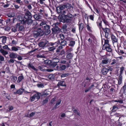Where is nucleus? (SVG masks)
Segmentation results:
<instances>
[{"label":"nucleus","instance_id":"31","mask_svg":"<svg viewBox=\"0 0 126 126\" xmlns=\"http://www.w3.org/2000/svg\"><path fill=\"white\" fill-rule=\"evenodd\" d=\"M0 52L3 55H5L8 54V52L4 49H0Z\"/></svg>","mask_w":126,"mask_h":126},{"label":"nucleus","instance_id":"1","mask_svg":"<svg viewBox=\"0 0 126 126\" xmlns=\"http://www.w3.org/2000/svg\"><path fill=\"white\" fill-rule=\"evenodd\" d=\"M61 14L64 15L62 17V20L63 22L68 23L70 22L72 20V19L73 17V15L71 13L69 9L62 10L61 12L59 13Z\"/></svg>","mask_w":126,"mask_h":126},{"label":"nucleus","instance_id":"23","mask_svg":"<svg viewBox=\"0 0 126 126\" xmlns=\"http://www.w3.org/2000/svg\"><path fill=\"white\" fill-rule=\"evenodd\" d=\"M58 42H55L54 43L53 42H49L47 41V47L49 46H53L56 45H57Z\"/></svg>","mask_w":126,"mask_h":126},{"label":"nucleus","instance_id":"51","mask_svg":"<svg viewBox=\"0 0 126 126\" xmlns=\"http://www.w3.org/2000/svg\"><path fill=\"white\" fill-rule=\"evenodd\" d=\"M86 28L87 30L90 32H92V30L91 29V27L89 26V25H87L86 26Z\"/></svg>","mask_w":126,"mask_h":126},{"label":"nucleus","instance_id":"47","mask_svg":"<svg viewBox=\"0 0 126 126\" xmlns=\"http://www.w3.org/2000/svg\"><path fill=\"white\" fill-rule=\"evenodd\" d=\"M124 70V68L123 66L122 67L120 68V71L119 76L122 75V74L123 73V72Z\"/></svg>","mask_w":126,"mask_h":126},{"label":"nucleus","instance_id":"21","mask_svg":"<svg viewBox=\"0 0 126 126\" xmlns=\"http://www.w3.org/2000/svg\"><path fill=\"white\" fill-rule=\"evenodd\" d=\"M57 86L58 87H59L60 86L65 87L66 86V85L64 81H62L59 82L57 84Z\"/></svg>","mask_w":126,"mask_h":126},{"label":"nucleus","instance_id":"37","mask_svg":"<svg viewBox=\"0 0 126 126\" xmlns=\"http://www.w3.org/2000/svg\"><path fill=\"white\" fill-rule=\"evenodd\" d=\"M15 14L14 13H13L11 14H8L7 15L9 17H10L12 18L11 19V20H14L13 17L14 16Z\"/></svg>","mask_w":126,"mask_h":126},{"label":"nucleus","instance_id":"12","mask_svg":"<svg viewBox=\"0 0 126 126\" xmlns=\"http://www.w3.org/2000/svg\"><path fill=\"white\" fill-rule=\"evenodd\" d=\"M65 8L64 4L60 5V6L57 7L56 8L57 12L58 13L61 12L62 10H64V9Z\"/></svg>","mask_w":126,"mask_h":126},{"label":"nucleus","instance_id":"7","mask_svg":"<svg viewBox=\"0 0 126 126\" xmlns=\"http://www.w3.org/2000/svg\"><path fill=\"white\" fill-rule=\"evenodd\" d=\"M109 58L107 57L104 58L102 60V61L101 63L100 64V66H102L104 67L106 66L109 62L110 60H109Z\"/></svg>","mask_w":126,"mask_h":126},{"label":"nucleus","instance_id":"9","mask_svg":"<svg viewBox=\"0 0 126 126\" xmlns=\"http://www.w3.org/2000/svg\"><path fill=\"white\" fill-rule=\"evenodd\" d=\"M41 96H42L41 93H39L38 92H36V94L32 96V101L36 99V101L40 98Z\"/></svg>","mask_w":126,"mask_h":126},{"label":"nucleus","instance_id":"14","mask_svg":"<svg viewBox=\"0 0 126 126\" xmlns=\"http://www.w3.org/2000/svg\"><path fill=\"white\" fill-rule=\"evenodd\" d=\"M24 17L25 18H32V14L29 11L26 10L25 13Z\"/></svg>","mask_w":126,"mask_h":126},{"label":"nucleus","instance_id":"43","mask_svg":"<svg viewBox=\"0 0 126 126\" xmlns=\"http://www.w3.org/2000/svg\"><path fill=\"white\" fill-rule=\"evenodd\" d=\"M118 109V108L115 105L113 107V109L111 111L112 112L116 111Z\"/></svg>","mask_w":126,"mask_h":126},{"label":"nucleus","instance_id":"40","mask_svg":"<svg viewBox=\"0 0 126 126\" xmlns=\"http://www.w3.org/2000/svg\"><path fill=\"white\" fill-rule=\"evenodd\" d=\"M34 18L36 20H38L41 18V16L38 15H34Z\"/></svg>","mask_w":126,"mask_h":126},{"label":"nucleus","instance_id":"20","mask_svg":"<svg viewBox=\"0 0 126 126\" xmlns=\"http://www.w3.org/2000/svg\"><path fill=\"white\" fill-rule=\"evenodd\" d=\"M67 26L66 24H64L62 27L61 29V31L63 33H66L67 31Z\"/></svg>","mask_w":126,"mask_h":126},{"label":"nucleus","instance_id":"26","mask_svg":"<svg viewBox=\"0 0 126 126\" xmlns=\"http://www.w3.org/2000/svg\"><path fill=\"white\" fill-rule=\"evenodd\" d=\"M69 41V45L71 46L72 47H73L75 43V41L74 40H71Z\"/></svg>","mask_w":126,"mask_h":126},{"label":"nucleus","instance_id":"5","mask_svg":"<svg viewBox=\"0 0 126 126\" xmlns=\"http://www.w3.org/2000/svg\"><path fill=\"white\" fill-rule=\"evenodd\" d=\"M102 30L105 32V37L107 39H109L111 33L110 30L107 28H102Z\"/></svg>","mask_w":126,"mask_h":126},{"label":"nucleus","instance_id":"4","mask_svg":"<svg viewBox=\"0 0 126 126\" xmlns=\"http://www.w3.org/2000/svg\"><path fill=\"white\" fill-rule=\"evenodd\" d=\"M26 21H24V19H23L19 21L20 22L17 23L16 25V28H17L18 31H23L24 29L23 25H25L26 22Z\"/></svg>","mask_w":126,"mask_h":126},{"label":"nucleus","instance_id":"16","mask_svg":"<svg viewBox=\"0 0 126 126\" xmlns=\"http://www.w3.org/2000/svg\"><path fill=\"white\" fill-rule=\"evenodd\" d=\"M110 45H107L106 46L103 47V48H104L107 51L110 52L112 51V49L110 48Z\"/></svg>","mask_w":126,"mask_h":126},{"label":"nucleus","instance_id":"55","mask_svg":"<svg viewBox=\"0 0 126 126\" xmlns=\"http://www.w3.org/2000/svg\"><path fill=\"white\" fill-rule=\"evenodd\" d=\"M48 98H46L42 102L43 105H44L46 103H47L48 101Z\"/></svg>","mask_w":126,"mask_h":126},{"label":"nucleus","instance_id":"52","mask_svg":"<svg viewBox=\"0 0 126 126\" xmlns=\"http://www.w3.org/2000/svg\"><path fill=\"white\" fill-rule=\"evenodd\" d=\"M73 111L74 113L77 114L79 116H80V114L79 112H78V110H73Z\"/></svg>","mask_w":126,"mask_h":126},{"label":"nucleus","instance_id":"17","mask_svg":"<svg viewBox=\"0 0 126 126\" xmlns=\"http://www.w3.org/2000/svg\"><path fill=\"white\" fill-rule=\"evenodd\" d=\"M109 71L108 69L105 67L102 68L101 71V73L103 75L106 74Z\"/></svg>","mask_w":126,"mask_h":126},{"label":"nucleus","instance_id":"49","mask_svg":"<svg viewBox=\"0 0 126 126\" xmlns=\"http://www.w3.org/2000/svg\"><path fill=\"white\" fill-rule=\"evenodd\" d=\"M61 100H60L57 101L55 106V108L57 107L59 105L61 104Z\"/></svg>","mask_w":126,"mask_h":126},{"label":"nucleus","instance_id":"18","mask_svg":"<svg viewBox=\"0 0 126 126\" xmlns=\"http://www.w3.org/2000/svg\"><path fill=\"white\" fill-rule=\"evenodd\" d=\"M50 92L47 90H46L41 93L42 96L46 97L50 93Z\"/></svg>","mask_w":126,"mask_h":126},{"label":"nucleus","instance_id":"61","mask_svg":"<svg viewBox=\"0 0 126 126\" xmlns=\"http://www.w3.org/2000/svg\"><path fill=\"white\" fill-rule=\"evenodd\" d=\"M5 72H6L7 73H9L10 72V70L9 67H6L5 68Z\"/></svg>","mask_w":126,"mask_h":126},{"label":"nucleus","instance_id":"25","mask_svg":"<svg viewBox=\"0 0 126 126\" xmlns=\"http://www.w3.org/2000/svg\"><path fill=\"white\" fill-rule=\"evenodd\" d=\"M121 90L122 91L123 94L125 95H126V84H125L124 86L122 87Z\"/></svg>","mask_w":126,"mask_h":126},{"label":"nucleus","instance_id":"44","mask_svg":"<svg viewBox=\"0 0 126 126\" xmlns=\"http://www.w3.org/2000/svg\"><path fill=\"white\" fill-rule=\"evenodd\" d=\"M98 26L100 29V33L101 34V29H102V28H103L102 27V24H101V22H100L99 24L98 25Z\"/></svg>","mask_w":126,"mask_h":126},{"label":"nucleus","instance_id":"33","mask_svg":"<svg viewBox=\"0 0 126 126\" xmlns=\"http://www.w3.org/2000/svg\"><path fill=\"white\" fill-rule=\"evenodd\" d=\"M122 76H119L118 81V84L120 85L122 83Z\"/></svg>","mask_w":126,"mask_h":126},{"label":"nucleus","instance_id":"6","mask_svg":"<svg viewBox=\"0 0 126 126\" xmlns=\"http://www.w3.org/2000/svg\"><path fill=\"white\" fill-rule=\"evenodd\" d=\"M110 37L113 44L114 47L115 46H116L117 45L118 46V38L112 34L111 35Z\"/></svg>","mask_w":126,"mask_h":126},{"label":"nucleus","instance_id":"41","mask_svg":"<svg viewBox=\"0 0 126 126\" xmlns=\"http://www.w3.org/2000/svg\"><path fill=\"white\" fill-rule=\"evenodd\" d=\"M23 78H24L23 76H19L18 78L17 82L18 83H19L21 82V80L23 79Z\"/></svg>","mask_w":126,"mask_h":126},{"label":"nucleus","instance_id":"35","mask_svg":"<svg viewBox=\"0 0 126 126\" xmlns=\"http://www.w3.org/2000/svg\"><path fill=\"white\" fill-rule=\"evenodd\" d=\"M118 52L119 53L122 54H124V52L121 49V47H118Z\"/></svg>","mask_w":126,"mask_h":126},{"label":"nucleus","instance_id":"2","mask_svg":"<svg viewBox=\"0 0 126 126\" xmlns=\"http://www.w3.org/2000/svg\"><path fill=\"white\" fill-rule=\"evenodd\" d=\"M41 22L40 24V29L42 31L45 33L46 35L49 34L51 32L50 26L47 24V22L43 20H41Z\"/></svg>","mask_w":126,"mask_h":126},{"label":"nucleus","instance_id":"59","mask_svg":"<svg viewBox=\"0 0 126 126\" xmlns=\"http://www.w3.org/2000/svg\"><path fill=\"white\" fill-rule=\"evenodd\" d=\"M56 98L54 97L53 98L52 100H51L50 103L52 104H53L54 102L56 100Z\"/></svg>","mask_w":126,"mask_h":126},{"label":"nucleus","instance_id":"42","mask_svg":"<svg viewBox=\"0 0 126 126\" xmlns=\"http://www.w3.org/2000/svg\"><path fill=\"white\" fill-rule=\"evenodd\" d=\"M0 38H3L2 39V43L3 44L5 43L6 40V37L5 36H1Z\"/></svg>","mask_w":126,"mask_h":126},{"label":"nucleus","instance_id":"28","mask_svg":"<svg viewBox=\"0 0 126 126\" xmlns=\"http://www.w3.org/2000/svg\"><path fill=\"white\" fill-rule=\"evenodd\" d=\"M32 26L33 27H32V28H33L35 27L36 26L37 27H38V26H37V23L36 21L35 20H32Z\"/></svg>","mask_w":126,"mask_h":126},{"label":"nucleus","instance_id":"8","mask_svg":"<svg viewBox=\"0 0 126 126\" xmlns=\"http://www.w3.org/2000/svg\"><path fill=\"white\" fill-rule=\"evenodd\" d=\"M47 41L46 40L40 42L38 44L39 47L43 49L47 47Z\"/></svg>","mask_w":126,"mask_h":126},{"label":"nucleus","instance_id":"29","mask_svg":"<svg viewBox=\"0 0 126 126\" xmlns=\"http://www.w3.org/2000/svg\"><path fill=\"white\" fill-rule=\"evenodd\" d=\"M10 78L11 80L14 82H15L17 79V77L15 76H11L10 77Z\"/></svg>","mask_w":126,"mask_h":126},{"label":"nucleus","instance_id":"56","mask_svg":"<svg viewBox=\"0 0 126 126\" xmlns=\"http://www.w3.org/2000/svg\"><path fill=\"white\" fill-rule=\"evenodd\" d=\"M12 51H16L18 50V49L17 48L15 47H13L12 48Z\"/></svg>","mask_w":126,"mask_h":126},{"label":"nucleus","instance_id":"63","mask_svg":"<svg viewBox=\"0 0 126 126\" xmlns=\"http://www.w3.org/2000/svg\"><path fill=\"white\" fill-rule=\"evenodd\" d=\"M64 51L63 50L61 51L60 53L59 54V55H62L64 54Z\"/></svg>","mask_w":126,"mask_h":126},{"label":"nucleus","instance_id":"54","mask_svg":"<svg viewBox=\"0 0 126 126\" xmlns=\"http://www.w3.org/2000/svg\"><path fill=\"white\" fill-rule=\"evenodd\" d=\"M67 63V61L66 60H61L60 63L63 64H65L66 63Z\"/></svg>","mask_w":126,"mask_h":126},{"label":"nucleus","instance_id":"57","mask_svg":"<svg viewBox=\"0 0 126 126\" xmlns=\"http://www.w3.org/2000/svg\"><path fill=\"white\" fill-rule=\"evenodd\" d=\"M17 28H16V27H14L12 28L11 30L12 31V32H15L17 31Z\"/></svg>","mask_w":126,"mask_h":126},{"label":"nucleus","instance_id":"3","mask_svg":"<svg viewBox=\"0 0 126 126\" xmlns=\"http://www.w3.org/2000/svg\"><path fill=\"white\" fill-rule=\"evenodd\" d=\"M32 33L35 37L40 36H42L43 34V32L40 29V28H38V27H35L32 28Z\"/></svg>","mask_w":126,"mask_h":126},{"label":"nucleus","instance_id":"34","mask_svg":"<svg viewBox=\"0 0 126 126\" xmlns=\"http://www.w3.org/2000/svg\"><path fill=\"white\" fill-rule=\"evenodd\" d=\"M48 78L49 79L52 80L54 78V75L53 74H50L48 76Z\"/></svg>","mask_w":126,"mask_h":126},{"label":"nucleus","instance_id":"39","mask_svg":"<svg viewBox=\"0 0 126 126\" xmlns=\"http://www.w3.org/2000/svg\"><path fill=\"white\" fill-rule=\"evenodd\" d=\"M58 46L57 45H56L53 46H52L51 47H50L49 48V50H50V51H53Z\"/></svg>","mask_w":126,"mask_h":126},{"label":"nucleus","instance_id":"58","mask_svg":"<svg viewBox=\"0 0 126 126\" xmlns=\"http://www.w3.org/2000/svg\"><path fill=\"white\" fill-rule=\"evenodd\" d=\"M60 36L61 39V40H63V39L65 38V36L63 34H61L60 35Z\"/></svg>","mask_w":126,"mask_h":126},{"label":"nucleus","instance_id":"50","mask_svg":"<svg viewBox=\"0 0 126 126\" xmlns=\"http://www.w3.org/2000/svg\"><path fill=\"white\" fill-rule=\"evenodd\" d=\"M109 40H105L104 44L103 47H105L107 45H110L109 44Z\"/></svg>","mask_w":126,"mask_h":126},{"label":"nucleus","instance_id":"15","mask_svg":"<svg viewBox=\"0 0 126 126\" xmlns=\"http://www.w3.org/2000/svg\"><path fill=\"white\" fill-rule=\"evenodd\" d=\"M70 65L68 63H66V65H63L60 66V71H63L65 70L66 68H68L70 66Z\"/></svg>","mask_w":126,"mask_h":126},{"label":"nucleus","instance_id":"46","mask_svg":"<svg viewBox=\"0 0 126 126\" xmlns=\"http://www.w3.org/2000/svg\"><path fill=\"white\" fill-rule=\"evenodd\" d=\"M65 7V8L67 9H70V8L72 6L71 4L69 3H67L64 4Z\"/></svg>","mask_w":126,"mask_h":126},{"label":"nucleus","instance_id":"27","mask_svg":"<svg viewBox=\"0 0 126 126\" xmlns=\"http://www.w3.org/2000/svg\"><path fill=\"white\" fill-rule=\"evenodd\" d=\"M32 18H26V20H24V21H26V22L27 24L29 25H31L32 24Z\"/></svg>","mask_w":126,"mask_h":126},{"label":"nucleus","instance_id":"19","mask_svg":"<svg viewBox=\"0 0 126 126\" xmlns=\"http://www.w3.org/2000/svg\"><path fill=\"white\" fill-rule=\"evenodd\" d=\"M19 56L18 55L15 53L12 52L10 54L9 56L10 58L12 59H15L17 58V56Z\"/></svg>","mask_w":126,"mask_h":126},{"label":"nucleus","instance_id":"48","mask_svg":"<svg viewBox=\"0 0 126 126\" xmlns=\"http://www.w3.org/2000/svg\"><path fill=\"white\" fill-rule=\"evenodd\" d=\"M70 74L69 73H63L61 76V77H64L68 76Z\"/></svg>","mask_w":126,"mask_h":126},{"label":"nucleus","instance_id":"62","mask_svg":"<svg viewBox=\"0 0 126 126\" xmlns=\"http://www.w3.org/2000/svg\"><path fill=\"white\" fill-rule=\"evenodd\" d=\"M92 37L91 38H89L88 40V41L90 43V45H91L92 43Z\"/></svg>","mask_w":126,"mask_h":126},{"label":"nucleus","instance_id":"36","mask_svg":"<svg viewBox=\"0 0 126 126\" xmlns=\"http://www.w3.org/2000/svg\"><path fill=\"white\" fill-rule=\"evenodd\" d=\"M36 57L37 58H45V56L44 54H43L42 55H41L40 54L37 55L36 56Z\"/></svg>","mask_w":126,"mask_h":126},{"label":"nucleus","instance_id":"60","mask_svg":"<svg viewBox=\"0 0 126 126\" xmlns=\"http://www.w3.org/2000/svg\"><path fill=\"white\" fill-rule=\"evenodd\" d=\"M3 48L4 49H7L9 50H10V49L8 47L7 45H5V46H3Z\"/></svg>","mask_w":126,"mask_h":126},{"label":"nucleus","instance_id":"30","mask_svg":"<svg viewBox=\"0 0 126 126\" xmlns=\"http://www.w3.org/2000/svg\"><path fill=\"white\" fill-rule=\"evenodd\" d=\"M79 31H82L84 27V25L83 24L81 23L79 25Z\"/></svg>","mask_w":126,"mask_h":126},{"label":"nucleus","instance_id":"11","mask_svg":"<svg viewBox=\"0 0 126 126\" xmlns=\"http://www.w3.org/2000/svg\"><path fill=\"white\" fill-rule=\"evenodd\" d=\"M24 92L25 93H30V92H28L25 91L24 89L23 88H20L17 90L16 92L14 93L15 94H22V93Z\"/></svg>","mask_w":126,"mask_h":126},{"label":"nucleus","instance_id":"13","mask_svg":"<svg viewBox=\"0 0 126 126\" xmlns=\"http://www.w3.org/2000/svg\"><path fill=\"white\" fill-rule=\"evenodd\" d=\"M58 42L57 45L60 44L61 45L63 46H64L67 44V42L65 40H59V41H57Z\"/></svg>","mask_w":126,"mask_h":126},{"label":"nucleus","instance_id":"53","mask_svg":"<svg viewBox=\"0 0 126 126\" xmlns=\"http://www.w3.org/2000/svg\"><path fill=\"white\" fill-rule=\"evenodd\" d=\"M115 102H118L122 104L123 103V101L122 100H119V99H117L116 100H114Z\"/></svg>","mask_w":126,"mask_h":126},{"label":"nucleus","instance_id":"22","mask_svg":"<svg viewBox=\"0 0 126 126\" xmlns=\"http://www.w3.org/2000/svg\"><path fill=\"white\" fill-rule=\"evenodd\" d=\"M73 55L72 53H70L67 54L66 55V58L67 60H69L72 59L73 57Z\"/></svg>","mask_w":126,"mask_h":126},{"label":"nucleus","instance_id":"10","mask_svg":"<svg viewBox=\"0 0 126 126\" xmlns=\"http://www.w3.org/2000/svg\"><path fill=\"white\" fill-rule=\"evenodd\" d=\"M60 61V60L57 58H55L52 60L51 62V65L54 67H55L57 64V63Z\"/></svg>","mask_w":126,"mask_h":126},{"label":"nucleus","instance_id":"24","mask_svg":"<svg viewBox=\"0 0 126 126\" xmlns=\"http://www.w3.org/2000/svg\"><path fill=\"white\" fill-rule=\"evenodd\" d=\"M52 31L53 33V34L56 33L59 30V28L58 27H54L52 29Z\"/></svg>","mask_w":126,"mask_h":126},{"label":"nucleus","instance_id":"45","mask_svg":"<svg viewBox=\"0 0 126 126\" xmlns=\"http://www.w3.org/2000/svg\"><path fill=\"white\" fill-rule=\"evenodd\" d=\"M38 68L40 70L43 71H46L47 70L45 69L44 67L43 66H39Z\"/></svg>","mask_w":126,"mask_h":126},{"label":"nucleus","instance_id":"64","mask_svg":"<svg viewBox=\"0 0 126 126\" xmlns=\"http://www.w3.org/2000/svg\"><path fill=\"white\" fill-rule=\"evenodd\" d=\"M91 20L94 21V16L93 15H90L89 16Z\"/></svg>","mask_w":126,"mask_h":126},{"label":"nucleus","instance_id":"38","mask_svg":"<svg viewBox=\"0 0 126 126\" xmlns=\"http://www.w3.org/2000/svg\"><path fill=\"white\" fill-rule=\"evenodd\" d=\"M117 63V60H113L111 61L110 64L111 65H115Z\"/></svg>","mask_w":126,"mask_h":126},{"label":"nucleus","instance_id":"32","mask_svg":"<svg viewBox=\"0 0 126 126\" xmlns=\"http://www.w3.org/2000/svg\"><path fill=\"white\" fill-rule=\"evenodd\" d=\"M33 81H34V82L36 83L37 84L36 85H37L38 87L39 88H43L44 87V85L43 84H38V82L37 81H35L34 80H33Z\"/></svg>","mask_w":126,"mask_h":126}]
</instances>
